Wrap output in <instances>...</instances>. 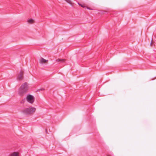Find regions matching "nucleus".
<instances>
[{
	"label": "nucleus",
	"mask_w": 156,
	"mask_h": 156,
	"mask_svg": "<svg viewBox=\"0 0 156 156\" xmlns=\"http://www.w3.org/2000/svg\"><path fill=\"white\" fill-rule=\"evenodd\" d=\"M29 89L28 84L25 82L23 83L18 90V94L21 96H23L27 92Z\"/></svg>",
	"instance_id": "f257e3e1"
},
{
	"label": "nucleus",
	"mask_w": 156,
	"mask_h": 156,
	"mask_svg": "<svg viewBox=\"0 0 156 156\" xmlns=\"http://www.w3.org/2000/svg\"><path fill=\"white\" fill-rule=\"evenodd\" d=\"M36 110V108L33 107H30L28 108H26L23 109L22 111V112L27 115L33 114L34 113Z\"/></svg>",
	"instance_id": "f03ea898"
},
{
	"label": "nucleus",
	"mask_w": 156,
	"mask_h": 156,
	"mask_svg": "<svg viewBox=\"0 0 156 156\" xmlns=\"http://www.w3.org/2000/svg\"><path fill=\"white\" fill-rule=\"evenodd\" d=\"M27 101L30 104H32L34 101V97L32 95H27L26 98Z\"/></svg>",
	"instance_id": "7ed1b4c3"
},
{
	"label": "nucleus",
	"mask_w": 156,
	"mask_h": 156,
	"mask_svg": "<svg viewBox=\"0 0 156 156\" xmlns=\"http://www.w3.org/2000/svg\"><path fill=\"white\" fill-rule=\"evenodd\" d=\"M23 71L21 70L20 73L18 74L17 77V80H21L23 78Z\"/></svg>",
	"instance_id": "20e7f679"
},
{
	"label": "nucleus",
	"mask_w": 156,
	"mask_h": 156,
	"mask_svg": "<svg viewBox=\"0 0 156 156\" xmlns=\"http://www.w3.org/2000/svg\"><path fill=\"white\" fill-rule=\"evenodd\" d=\"M39 62L41 64L46 63H47L48 61V60H46L43 58H41L39 60Z\"/></svg>",
	"instance_id": "39448f33"
},
{
	"label": "nucleus",
	"mask_w": 156,
	"mask_h": 156,
	"mask_svg": "<svg viewBox=\"0 0 156 156\" xmlns=\"http://www.w3.org/2000/svg\"><path fill=\"white\" fill-rule=\"evenodd\" d=\"M56 62H60V63H64L65 62V59H61L58 58L57 59H56L55 60Z\"/></svg>",
	"instance_id": "423d86ee"
},
{
	"label": "nucleus",
	"mask_w": 156,
	"mask_h": 156,
	"mask_svg": "<svg viewBox=\"0 0 156 156\" xmlns=\"http://www.w3.org/2000/svg\"><path fill=\"white\" fill-rule=\"evenodd\" d=\"M9 156H19V153L17 152H14L11 154Z\"/></svg>",
	"instance_id": "0eeeda50"
},
{
	"label": "nucleus",
	"mask_w": 156,
	"mask_h": 156,
	"mask_svg": "<svg viewBox=\"0 0 156 156\" xmlns=\"http://www.w3.org/2000/svg\"><path fill=\"white\" fill-rule=\"evenodd\" d=\"M28 22L30 23H32L33 22V20L32 19H30L28 20Z\"/></svg>",
	"instance_id": "6e6552de"
},
{
	"label": "nucleus",
	"mask_w": 156,
	"mask_h": 156,
	"mask_svg": "<svg viewBox=\"0 0 156 156\" xmlns=\"http://www.w3.org/2000/svg\"><path fill=\"white\" fill-rule=\"evenodd\" d=\"M26 99V98H24V99H23L20 101L21 103H23L25 101Z\"/></svg>",
	"instance_id": "1a4fd4ad"
},
{
	"label": "nucleus",
	"mask_w": 156,
	"mask_h": 156,
	"mask_svg": "<svg viewBox=\"0 0 156 156\" xmlns=\"http://www.w3.org/2000/svg\"><path fill=\"white\" fill-rule=\"evenodd\" d=\"M65 0L67 2H68V3H69L70 4H71V3H72L71 2L70 0Z\"/></svg>",
	"instance_id": "9d476101"
},
{
	"label": "nucleus",
	"mask_w": 156,
	"mask_h": 156,
	"mask_svg": "<svg viewBox=\"0 0 156 156\" xmlns=\"http://www.w3.org/2000/svg\"><path fill=\"white\" fill-rule=\"evenodd\" d=\"M78 4H79L81 6V7H83V8H84V7H85V6H84V5H82V4H80V3H78Z\"/></svg>",
	"instance_id": "9b49d317"
},
{
	"label": "nucleus",
	"mask_w": 156,
	"mask_h": 156,
	"mask_svg": "<svg viewBox=\"0 0 156 156\" xmlns=\"http://www.w3.org/2000/svg\"><path fill=\"white\" fill-rule=\"evenodd\" d=\"M153 39H152L151 41V42L150 43V45L152 46L153 45Z\"/></svg>",
	"instance_id": "f8f14e48"
},
{
	"label": "nucleus",
	"mask_w": 156,
	"mask_h": 156,
	"mask_svg": "<svg viewBox=\"0 0 156 156\" xmlns=\"http://www.w3.org/2000/svg\"><path fill=\"white\" fill-rule=\"evenodd\" d=\"M87 9H90V8H88V7H87Z\"/></svg>",
	"instance_id": "ddd939ff"
}]
</instances>
